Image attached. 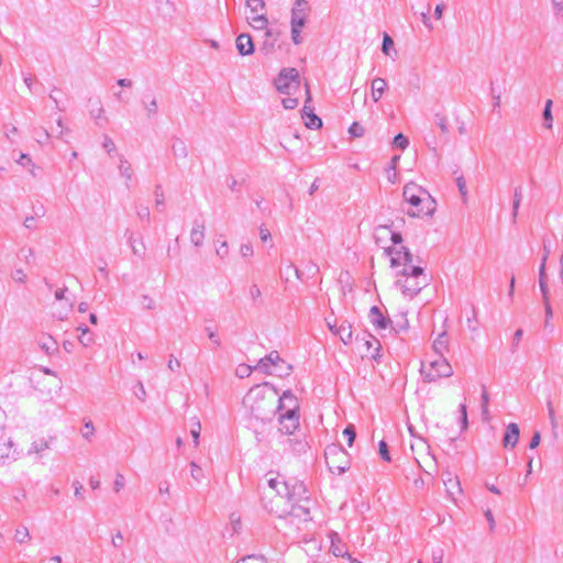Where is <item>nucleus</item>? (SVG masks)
I'll return each instance as SVG.
<instances>
[{"mask_svg": "<svg viewBox=\"0 0 563 563\" xmlns=\"http://www.w3.org/2000/svg\"><path fill=\"white\" fill-rule=\"evenodd\" d=\"M40 347L48 355L54 354L57 349V342L51 335H42L38 339Z\"/></svg>", "mask_w": 563, "mask_h": 563, "instance_id": "24", "label": "nucleus"}, {"mask_svg": "<svg viewBox=\"0 0 563 563\" xmlns=\"http://www.w3.org/2000/svg\"><path fill=\"white\" fill-rule=\"evenodd\" d=\"M253 367L247 365H240L236 369V375L241 378L250 376L252 373Z\"/></svg>", "mask_w": 563, "mask_h": 563, "instance_id": "60", "label": "nucleus"}, {"mask_svg": "<svg viewBox=\"0 0 563 563\" xmlns=\"http://www.w3.org/2000/svg\"><path fill=\"white\" fill-rule=\"evenodd\" d=\"M324 457L331 473L341 475L350 468L349 454L340 444H329L324 450Z\"/></svg>", "mask_w": 563, "mask_h": 563, "instance_id": "6", "label": "nucleus"}, {"mask_svg": "<svg viewBox=\"0 0 563 563\" xmlns=\"http://www.w3.org/2000/svg\"><path fill=\"white\" fill-rule=\"evenodd\" d=\"M299 84V74L295 68H284L274 81L277 91L284 95H291Z\"/></svg>", "mask_w": 563, "mask_h": 563, "instance_id": "8", "label": "nucleus"}, {"mask_svg": "<svg viewBox=\"0 0 563 563\" xmlns=\"http://www.w3.org/2000/svg\"><path fill=\"white\" fill-rule=\"evenodd\" d=\"M246 5L250 8L252 13H258L265 9L264 0H246Z\"/></svg>", "mask_w": 563, "mask_h": 563, "instance_id": "36", "label": "nucleus"}, {"mask_svg": "<svg viewBox=\"0 0 563 563\" xmlns=\"http://www.w3.org/2000/svg\"><path fill=\"white\" fill-rule=\"evenodd\" d=\"M200 431H201L200 422L196 421L195 426L190 430L195 446H198V444H199Z\"/></svg>", "mask_w": 563, "mask_h": 563, "instance_id": "51", "label": "nucleus"}, {"mask_svg": "<svg viewBox=\"0 0 563 563\" xmlns=\"http://www.w3.org/2000/svg\"><path fill=\"white\" fill-rule=\"evenodd\" d=\"M172 153L177 158H186L188 156V148L184 140L174 137L172 140Z\"/></svg>", "mask_w": 563, "mask_h": 563, "instance_id": "21", "label": "nucleus"}, {"mask_svg": "<svg viewBox=\"0 0 563 563\" xmlns=\"http://www.w3.org/2000/svg\"><path fill=\"white\" fill-rule=\"evenodd\" d=\"M349 133L354 137H361L364 135V128L360 123L353 122L349 128Z\"/></svg>", "mask_w": 563, "mask_h": 563, "instance_id": "45", "label": "nucleus"}, {"mask_svg": "<svg viewBox=\"0 0 563 563\" xmlns=\"http://www.w3.org/2000/svg\"><path fill=\"white\" fill-rule=\"evenodd\" d=\"M118 168H119L120 176L125 179V186L129 188L130 181L133 178V169H132L131 164L124 156L120 157Z\"/></svg>", "mask_w": 563, "mask_h": 563, "instance_id": "20", "label": "nucleus"}, {"mask_svg": "<svg viewBox=\"0 0 563 563\" xmlns=\"http://www.w3.org/2000/svg\"><path fill=\"white\" fill-rule=\"evenodd\" d=\"M190 468H191V472H190V475L191 477L196 481V482H201V479L203 478V472L201 470V467L196 463V462H190Z\"/></svg>", "mask_w": 563, "mask_h": 563, "instance_id": "38", "label": "nucleus"}, {"mask_svg": "<svg viewBox=\"0 0 563 563\" xmlns=\"http://www.w3.org/2000/svg\"><path fill=\"white\" fill-rule=\"evenodd\" d=\"M393 144H394L395 147H399L401 150H405L408 146L409 142H408V139L405 135L399 133V134H397L394 137Z\"/></svg>", "mask_w": 563, "mask_h": 563, "instance_id": "41", "label": "nucleus"}, {"mask_svg": "<svg viewBox=\"0 0 563 563\" xmlns=\"http://www.w3.org/2000/svg\"><path fill=\"white\" fill-rule=\"evenodd\" d=\"M279 432L291 435L299 428V412H279Z\"/></svg>", "mask_w": 563, "mask_h": 563, "instance_id": "10", "label": "nucleus"}, {"mask_svg": "<svg viewBox=\"0 0 563 563\" xmlns=\"http://www.w3.org/2000/svg\"><path fill=\"white\" fill-rule=\"evenodd\" d=\"M236 49L242 56L251 55L254 53V44L252 37L247 33H242L235 41Z\"/></svg>", "mask_w": 563, "mask_h": 563, "instance_id": "15", "label": "nucleus"}, {"mask_svg": "<svg viewBox=\"0 0 563 563\" xmlns=\"http://www.w3.org/2000/svg\"><path fill=\"white\" fill-rule=\"evenodd\" d=\"M378 451H379V455L380 457L386 461V462H390L391 461V457L389 455V451H388V445L387 443L382 440L378 444Z\"/></svg>", "mask_w": 563, "mask_h": 563, "instance_id": "43", "label": "nucleus"}, {"mask_svg": "<svg viewBox=\"0 0 563 563\" xmlns=\"http://www.w3.org/2000/svg\"><path fill=\"white\" fill-rule=\"evenodd\" d=\"M305 120V125L308 129H319L322 125L321 119L314 113L309 114Z\"/></svg>", "mask_w": 563, "mask_h": 563, "instance_id": "33", "label": "nucleus"}, {"mask_svg": "<svg viewBox=\"0 0 563 563\" xmlns=\"http://www.w3.org/2000/svg\"><path fill=\"white\" fill-rule=\"evenodd\" d=\"M282 104L287 110H292L298 107L299 101L297 98L287 97L282 100Z\"/></svg>", "mask_w": 563, "mask_h": 563, "instance_id": "49", "label": "nucleus"}, {"mask_svg": "<svg viewBox=\"0 0 563 563\" xmlns=\"http://www.w3.org/2000/svg\"><path fill=\"white\" fill-rule=\"evenodd\" d=\"M250 24L255 30H265L268 24V20L265 14H257V16H250Z\"/></svg>", "mask_w": 563, "mask_h": 563, "instance_id": "28", "label": "nucleus"}, {"mask_svg": "<svg viewBox=\"0 0 563 563\" xmlns=\"http://www.w3.org/2000/svg\"><path fill=\"white\" fill-rule=\"evenodd\" d=\"M404 199L416 210L408 211L409 217L432 216L435 211V201L430 194L415 183L405 185Z\"/></svg>", "mask_w": 563, "mask_h": 563, "instance_id": "4", "label": "nucleus"}, {"mask_svg": "<svg viewBox=\"0 0 563 563\" xmlns=\"http://www.w3.org/2000/svg\"><path fill=\"white\" fill-rule=\"evenodd\" d=\"M552 104H553V102L551 99L547 100L543 112H542V117L544 120V126L547 129H552V122H553Z\"/></svg>", "mask_w": 563, "mask_h": 563, "instance_id": "29", "label": "nucleus"}, {"mask_svg": "<svg viewBox=\"0 0 563 563\" xmlns=\"http://www.w3.org/2000/svg\"><path fill=\"white\" fill-rule=\"evenodd\" d=\"M368 318L376 330H385L391 323L388 318L384 317V314L382 313L380 309L377 306H373L371 308Z\"/></svg>", "mask_w": 563, "mask_h": 563, "instance_id": "13", "label": "nucleus"}, {"mask_svg": "<svg viewBox=\"0 0 563 563\" xmlns=\"http://www.w3.org/2000/svg\"><path fill=\"white\" fill-rule=\"evenodd\" d=\"M365 345L367 349V354L374 360H378L380 357L379 351H380V343L375 338H371L369 340L365 341Z\"/></svg>", "mask_w": 563, "mask_h": 563, "instance_id": "27", "label": "nucleus"}, {"mask_svg": "<svg viewBox=\"0 0 563 563\" xmlns=\"http://www.w3.org/2000/svg\"><path fill=\"white\" fill-rule=\"evenodd\" d=\"M216 254L220 257V258H224L228 256L229 254V245L227 243V241H223L220 243V245L216 249Z\"/></svg>", "mask_w": 563, "mask_h": 563, "instance_id": "55", "label": "nucleus"}, {"mask_svg": "<svg viewBox=\"0 0 563 563\" xmlns=\"http://www.w3.org/2000/svg\"><path fill=\"white\" fill-rule=\"evenodd\" d=\"M329 538L331 541L330 549H331L333 555H335L336 558H340V556L343 558L349 554L345 549V545L342 543L338 532H335V531L330 532Z\"/></svg>", "mask_w": 563, "mask_h": 563, "instance_id": "17", "label": "nucleus"}, {"mask_svg": "<svg viewBox=\"0 0 563 563\" xmlns=\"http://www.w3.org/2000/svg\"><path fill=\"white\" fill-rule=\"evenodd\" d=\"M301 27L299 26H291V40L294 44L298 45L302 42V38L300 36Z\"/></svg>", "mask_w": 563, "mask_h": 563, "instance_id": "58", "label": "nucleus"}, {"mask_svg": "<svg viewBox=\"0 0 563 563\" xmlns=\"http://www.w3.org/2000/svg\"><path fill=\"white\" fill-rule=\"evenodd\" d=\"M520 435L519 427L517 423L511 422L507 426L506 432L503 438V445L512 449L518 443Z\"/></svg>", "mask_w": 563, "mask_h": 563, "instance_id": "14", "label": "nucleus"}, {"mask_svg": "<svg viewBox=\"0 0 563 563\" xmlns=\"http://www.w3.org/2000/svg\"><path fill=\"white\" fill-rule=\"evenodd\" d=\"M125 485V478L123 476V474L121 473H118L115 475V478H114V482H113V490L115 493H119Z\"/></svg>", "mask_w": 563, "mask_h": 563, "instance_id": "50", "label": "nucleus"}, {"mask_svg": "<svg viewBox=\"0 0 563 563\" xmlns=\"http://www.w3.org/2000/svg\"><path fill=\"white\" fill-rule=\"evenodd\" d=\"M276 402H278V405H275V411L277 410L278 412H299L298 400L290 390L284 391L283 395L279 397L277 396Z\"/></svg>", "mask_w": 563, "mask_h": 563, "instance_id": "11", "label": "nucleus"}, {"mask_svg": "<svg viewBox=\"0 0 563 563\" xmlns=\"http://www.w3.org/2000/svg\"><path fill=\"white\" fill-rule=\"evenodd\" d=\"M20 255L26 263H30V261L34 257V250L32 247H22Z\"/></svg>", "mask_w": 563, "mask_h": 563, "instance_id": "57", "label": "nucleus"}, {"mask_svg": "<svg viewBox=\"0 0 563 563\" xmlns=\"http://www.w3.org/2000/svg\"><path fill=\"white\" fill-rule=\"evenodd\" d=\"M310 101H311V96H310L309 88L307 87V99H306L305 106L301 110L302 119H306L309 114L313 113V108L309 106Z\"/></svg>", "mask_w": 563, "mask_h": 563, "instance_id": "46", "label": "nucleus"}, {"mask_svg": "<svg viewBox=\"0 0 563 563\" xmlns=\"http://www.w3.org/2000/svg\"><path fill=\"white\" fill-rule=\"evenodd\" d=\"M432 349L437 356H444V353L449 350V339L445 331L433 341Z\"/></svg>", "mask_w": 563, "mask_h": 563, "instance_id": "19", "label": "nucleus"}, {"mask_svg": "<svg viewBox=\"0 0 563 563\" xmlns=\"http://www.w3.org/2000/svg\"><path fill=\"white\" fill-rule=\"evenodd\" d=\"M145 109L147 111V115L148 117H152V115L156 114V112H157V101H156V99H153L150 103H147L145 106Z\"/></svg>", "mask_w": 563, "mask_h": 563, "instance_id": "63", "label": "nucleus"}, {"mask_svg": "<svg viewBox=\"0 0 563 563\" xmlns=\"http://www.w3.org/2000/svg\"><path fill=\"white\" fill-rule=\"evenodd\" d=\"M137 218L141 221L148 222L151 218L150 209L146 206H139L136 209Z\"/></svg>", "mask_w": 563, "mask_h": 563, "instance_id": "42", "label": "nucleus"}, {"mask_svg": "<svg viewBox=\"0 0 563 563\" xmlns=\"http://www.w3.org/2000/svg\"><path fill=\"white\" fill-rule=\"evenodd\" d=\"M394 47V41L388 34H384L382 51L385 55H389L390 49Z\"/></svg>", "mask_w": 563, "mask_h": 563, "instance_id": "44", "label": "nucleus"}, {"mask_svg": "<svg viewBox=\"0 0 563 563\" xmlns=\"http://www.w3.org/2000/svg\"><path fill=\"white\" fill-rule=\"evenodd\" d=\"M386 88H387V82L385 79H383L380 77L373 79V81H372V98H373L374 102H377L382 98Z\"/></svg>", "mask_w": 563, "mask_h": 563, "instance_id": "23", "label": "nucleus"}, {"mask_svg": "<svg viewBox=\"0 0 563 563\" xmlns=\"http://www.w3.org/2000/svg\"><path fill=\"white\" fill-rule=\"evenodd\" d=\"M307 5L308 3L306 0H296L291 10V26H305L307 21Z\"/></svg>", "mask_w": 563, "mask_h": 563, "instance_id": "12", "label": "nucleus"}, {"mask_svg": "<svg viewBox=\"0 0 563 563\" xmlns=\"http://www.w3.org/2000/svg\"><path fill=\"white\" fill-rule=\"evenodd\" d=\"M16 163L19 165H21L22 167L27 168L29 172L32 175H34L35 165H34L32 158L30 157V155L21 153L20 157L16 159Z\"/></svg>", "mask_w": 563, "mask_h": 563, "instance_id": "30", "label": "nucleus"}, {"mask_svg": "<svg viewBox=\"0 0 563 563\" xmlns=\"http://www.w3.org/2000/svg\"><path fill=\"white\" fill-rule=\"evenodd\" d=\"M435 123H437V125L440 128V130L443 133H448L449 132L448 119L445 117L437 114L435 115Z\"/></svg>", "mask_w": 563, "mask_h": 563, "instance_id": "52", "label": "nucleus"}, {"mask_svg": "<svg viewBox=\"0 0 563 563\" xmlns=\"http://www.w3.org/2000/svg\"><path fill=\"white\" fill-rule=\"evenodd\" d=\"M420 372L424 382L428 383L453 375L452 366L444 356H437L433 360L423 361Z\"/></svg>", "mask_w": 563, "mask_h": 563, "instance_id": "5", "label": "nucleus"}, {"mask_svg": "<svg viewBox=\"0 0 563 563\" xmlns=\"http://www.w3.org/2000/svg\"><path fill=\"white\" fill-rule=\"evenodd\" d=\"M335 334L340 336V340L344 344H349L352 342V325L346 320H343L338 328H335Z\"/></svg>", "mask_w": 563, "mask_h": 563, "instance_id": "18", "label": "nucleus"}, {"mask_svg": "<svg viewBox=\"0 0 563 563\" xmlns=\"http://www.w3.org/2000/svg\"><path fill=\"white\" fill-rule=\"evenodd\" d=\"M429 284V278L420 266L404 267L396 275L395 287L408 298H413Z\"/></svg>", "mask_w": 563, "mask_h": 563, "instance_id": "3", "label": "nucleus"}, {"mask_svg": "<svg viewBox=\"0 0 563 563\" xmlns=\"http://www.w3.org/2000/svg\"><path fill=\"white\" fill-rule=\"evenodd\" d=\"M205 223L199 220H195L191 231H190V241L191 243L199 247L203 244L205 240Z\"/></svg>", "mask_w": 563, "mask_h": 563, "instance_id": "16", "label": "nucleus"}, {"mask_svg": "<svg viewBox=\"0 0 563 563\" xmlns=\"http://www.w3.org/2000/svg\"><path fill=\"white\" fill-rule=\"evenodd\" d=\"M13 443L5 433L0 438V463H2L5 459H9L12 454Z\"/></svg>", "mask_w": 563, "mask_h": 563, "instance_id": "25", "label": "nucleus"}, {"mask_svg": "<svg viewBox=\"0 0 563 563\" xmlns=\"http://www.w3.org/2000/svg\"><path fill=\"white\" fill-rule=\"evenodd\" d=\"M255 368L263 371L265 374H276L279 377L288 376L292 371V366L286 363L277 351H272L268 355L262 357Z\"/></svg>", "mask_w": 563, "mask_h": 563, "instance_id": "7", "label": "nucleus"}, {"mask_svg": "<svg viewBox=\"0 0 563 563\" xmlns=\"http://www.w3.org/2000/svg\"><path fill=\"white\" fill-rule=\"evenodd\" d=\"M30 539V532L26 527H20L14 532V540L19 543H24Z\"/></svg>", "mask_w": 563, "mask_h": 563, "instance_id": "34", "label": "nucleus"}, {"mask_svg": "<svg viewBox=\"0 0 563 563\" xmlns=\"http://www.w3.org/2000/svg\"><path fill=\"white\" fill-rule=\"evenodd\" d=\"M547 409H548V415H549L551 427L553 429H555L558 427V421H556L555 411H554V407H553L551 399L547 400Z\"/></svg>", "mask_w": 563, "mask_h": 563, "instance_id": "39", "label": "nucleus"}, {"mask_svg": "<svg viewBox=\"0 0 563 563\" xmlns=\"http://www.w3.org/2000/svg\"><path fill=\"white\" fill-rule=\"evenodd\" d=\"M102 147L109 153L111 154L112 152L115 151V144L114 142L112 141V139L108 135H104L103 136V142H102Z\"/></svg>", "mask_w": 563, "mask_h": 563, "instance_id": "54", "label": "nucleus"}, {"mask_svg": "<svg viewBox=\"0 0 563 563\" xmlns=\"http://www.w3.org/2000/svg\"><path fill=\"white\" fill-rule=\"evenodd\" d=\"M391 230L387 225H378L374 230V239L378 245H380L383 249L384 243L389 240Z\"/></svg>", "mask_w": 563, "mask_h": 563, "instance_id": "26", "label": "nucleus"}, {"mask_svg": "<svg viewBox=\"0 0 563 563\" xmlns=\"http://www.w3.org/2000/svg\"><path fill=\"white\" fill-rule=\"evenodd\" d=\"M49 449V443L48 441L44 440V439H41V440H37V441H34L32 444H31V448H30V453H42L43 451Z\"/></svg>", "mask_w": 563, "mask_h": 563, "instance_id": "31", "label": "nucleus"}, {"mask_svg": "<svg viewBox=\"0 0 563 563\" xmlns=\"http://www.w3.org/2000/svg\"><path fill=\"white\" fill-rule=\"evenodd\" d=\"M140 300H141V305L144 309L153 310L155 308V301L151 296L142 295Z\"/></svg>", "mask_w": 563, "mask_h": 563, "instance_id": "48", "label": "nucleus"}, {"mask_svg": "<svg viewBox=\"0 0 563 563\" xmlns=\"http://www.w3.org/2000/svg\"><path fill=\"white\" fill-rule=\"evenodd\" d=\"M180 362L174 357V355H170L169 356V360H168V363H167V367L172 371V372H175L177 371L179 367H180Z\"/></svg>", "mask_w": 563, "mask_h": 563, "instance_id": "64", "label": "nucleus"}, {"mask_svg": "<svg viewBox=\"0 0 563 563\" xmlns=\"http://www.w3.org/2000/svg\"><path fill=\"white\" fill-rule=\"evenodd\" d=\"M343 435H344V437L346 438V440H347V445H349V446H352V445H353V442H354V440H355V437H356L354 426L349 424V426L343 430Z\"/></svg>", "mask_w": 563, "mask_h": 563, "instance_id": "40", "label": "nucleus"}, {"mask_svg": "<svg viewBox=\"0 0 563 563\" xmlns=\"http://www.w3.org/2000/svg\"><path fill=\"white\" fill-rule=\"evenodd\" d=\"M448 493L454 498L456 494L462 493L460 481L456 476L451 473L446 474V478L443 479Z\"/></svg>", "mask_w": 563, "mask_h": 563, "instance_id": "22", "label": "nucleus"}, {"mask_svg": "<svg viewBox=\"0 0 563 563\" xmlns=\"http://www.w3.org/2000/svg\"><path fill=\"white\" fill-rule=\"evenodd\" d=\"M11 277L15 283L24 284L26 282V274L22 268H15Z\"/></svg>", "mask_w": 563, "mask_h": 563, "instance_id": "47", "label": "nucleus"}, {"mask_svg": "<svg viewBox=\"0 0 563 563\" xmlns=\"http://www.w3.org/2000/svg\"><path fill=\"white\" fill-rule=\"evenodd\" d=\"M129 243L131 244V249H132V252L133 254L142 257L144 255V244L141 242V247H137L135 244H134V241H133V234L131 233V235L129 236Z\"/></svg>", "mask_w": 563, "mask_h": 563, "instance_id": "53", "label": "nucleus"}, {"mask_svg": "<svg viewBox=\"0 0 563 563\" xmlns=\"http://www.w3.org/2000/svg\"><path fill=\"white\" fill-rule=\"evenodd\" d=\"M206 331L208 333V338L210 339V341H212V343L216 346H220L221 345V340H220L219 335L213 330H211L210 328H206Z\"/></svg>", "mask_w": 563, "mask_h": 563, "instance_id": "62", "label": "nucleus"}, {"mask_svg": "<svg viewBox=\"0 0 563 563\" xmlns=\"http://www.w3.org/2000/svg\"><path fill=\"white\" fill-rule=\"evenodd\" d=\"M81 435L87 441H91L95 435V427L91 420L85 421L84 428L81 430Z\"/></svg>", "mask_w": 563, "mask_h": 563, "instance_id": "32", "label": "nucleus"}, {"mask_svg": "<svg viewBox=\"0 0 563 563\" xmlns=\"http://www.w3.org/2000/svg\"><path fill=\"white\" fill-rule=\"evenodd\" d=\"M456 185H457L460 194L465 198L467 196V188H466V181L462 176L456 179Z\"/></svg>", "mask_w": 563, "mask_h": 563, "instance_id": "61", "label": "nucleus"}, {"mask_svg": "<svg viewBox=\"0 0 563 563\" xmlns=\"http://www.w3.org/2000/svg\"><path fill=\"white\" fill-rule=\"evenodd\" d=\"M249 296L255 305L262 302V291L256 284L250 286Z\"/></svg>", "mask_w": 563, "mask_h": 563, "instance_id": "35", "label": "nucleus"}, {"mask_svg": "<svg viewBox=\"0 0 563 563\" xmlns=\"http://www.w3.org/2000/svg\"><path fill=\"white\" fill-rule=\"evenodd\" d=\"M385 253L390 255V266L391 267H398L404 265V267L412 266V254L407 247H401L400 250L396 251L391 247H384Z\"/></svg>", "mask_w": 563, "mask_h": 563, "instance_id": "9", "label": "nucleus"}, {"mask_svg": "<svg viewBox=\"0 0 563 563\" xmlns=\"http://www.w3.org/2000/svg\"><path fill=\"white\" fill-rule=\"evenodd\" d=\"M268 489L264 493V498L268 499L271 512L278 517H294L300 521H309L310 506L312 501L307 496L306 486L298 481L294 483L282 478L272 477L267 481Z\"/></svg>", "mask_w": 563, "mask_h": 563, "instance_id": "1", "label": "nucleus"}, {"mask_svg": "<svg viewBox=\"0 0 563 563\" xmlns=\"http://www.w3.org/2000/svg\"><path fill=\"white\" fill-rule=\"evenodd\" d=\"M268 384L263 386H254L245 395L243 405L250 409L252 416L255 419L266 420L271 415L275 413V405L277 398V391L269 389L266 391Z\"/></svg>", "mask_w": 563, "mask_h": 563, "instance_id": "2", "label": "nucleus"}, {"mask_svg": "<svg viewBox=\"0 0 563 563\" xmlns=\"http://www.w3.org/2000/svg\"><path fill=\"white\" fill-rule=\"evenodd\" d=\"M240 253H241V256L244 258L253 256L254 251H253L252 244L251 243L242 244L240 247Z\"/></svg>", "mask_w": 563, "mask_h": 563, "instance_id": "56", "label": "nucleus"}, {"mask_svg": "<svg viewBox=\"0 0 563 563\" xmlns=\"http://www.w3.org/2000/svg\"><path fill=\"white\" fill-rule=\"evenodd\" d=\"M123 543H124V537L120 530H117L114 533H112L111 545L114 549H121L123 547Z\"/></svg>", "mask_w": 563, "mask_h": 563, "instance_id": "37", "label": "nucleus"}, {"mask_svg": "<svg viewBox=\"0 0 563 563\" xmlns=\"http://www.w3.org/2000/svg\"><path fill=\"white\" fill-rule=\"evenodd\" d=\"M545 264L547 256H542L541 264L539 267V283L547 282Z\"/></svg>", "mask_w": 563, "mask_h": 563, "instance_id": "59", "label": "nucleus"}]
</instances>
